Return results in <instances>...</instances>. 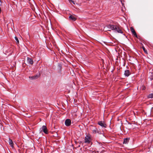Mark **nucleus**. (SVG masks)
I'll use <instances>...</instances> for the list:
<instances>
[{
    "label": "nucleus",
    "mask_w": 153,
    "mask_h": 153,
    "mask_svg": "<svg viewBox=\"0 0 153 153\" xmlns=\"http://www.w3.org/2000/svg\"><path fill=\"white\" fill-rule=\"evenodd\" d=\"M107 27L111 30H114L115 32L118 33H122L123 31L117 25H108L106 26Z\"/></svg>",
    "instance_id": "nucleus-1"
},
{
    "label": "nucleus",
    "mask_w": 153,
    "mask_h": 153,
    "mask_svg": "<svg viewBox=\"0 0 153 153\" xmlns=\"http://www.w3.org/2000/svg\"><path fill=\"white\" fill-rule=\"evenodd\" d=\"M69 18L70 20H73V21H75L76 19L75 17L72 15H71V16H69Z\"/></svg>",
    "instance_id": "nucleus-10"
},
{
    "label": "nucleus",
    "mask_w": 153,
    "mask_h": 153,
    "mask_svg": "<svg viewBox=\"0 0 153 153\" xmlns=\"http://www.w3.org/2000/svg\"><path fill=\"white\" fill-rule=\"evenodd\" d=\"M38 76H30L29 77V78L30 79H36L38 78Z\"/></svg>",
    "instance_id": "nucleus-12"
},
{
    "label": "nucleus",
    "mask_w": 153,
    "mask_h": 153,
    "mask_svg": "<svg viewBox=\"0 0 153 153\" xmlns=\"http://www.w3.org/2000/svg\"><path fill=\"white\" fill-rule=\"evenodd\" d=\"M27 61L28 63L29 64L32 65L33 64V60L31 58L27 57Z\"/></svg>",
    "instance_id": "nucleus-7"
},
{
    "label": "nucleus",
    "mask_w": 153,
    "mask_h": 153,
    "mask_svg": "<svg viewBox=\"0 0 153 153\" xmlns=\"http://www.w3.org/2000/svg\"><path fill=\"white\" fill-rule=\"evenodd\" d=\"M91 138L88 136H86L85 138V143H90Z\"/></svg>",
    "instance_id": "nucleus-5"
},
{
    "label": "nucleus",
    "mask_w": 153,
    "mask_h": 153,
    "mask_svg": "<svg viewBox=\"0 0 153 153\" xmlns=\"http://www.w3.org/2000/svg\"><path fill=\"white\" fill-rule=\"evenodd\" d=\"M141 89H142V90H145L146 89V87L145 86H142Z\"/></svg>",
    "instance_id": "nucleus-19"
},
{
    "label": "nucleus",
    "mask_w": 153,
    "mask_h": 153,
    "mask_svg": "<svg viewBox=\"0 0 153 153\" xmlns=\"http://www.w3.org/2000/svg\"><path fill=\"white\" fill-rule=\"evenodd\" d=\"M71 124V121L70 119H67L65 121V124L67 126H69Z\"/></svg>",
    "instance_id": "nucleus-6"
},
{
    "label": "nucleus",
    "mask_w": 153,
    "mask_h": 153,
    "mask_svg": "<svg viewBox=\"0 0 153 153\" xmlns=\"http://www.w3.org/2000/svg\"><path fill=\"white\" fill-rule=\"evenodd\" d=\"M69 1H71L72 0H68Z\"/></svg>",
    "instance_id": "nucleus-20"
},
{
    "label": "nucleus",
    "mask_w": 153,
    "mask_h": 153,
    "mask_svg": "<svg viewBox=\"0 0 153 153\" xmlns=\"http://www.w3.org/2000/svg\"><path fill=\"white\" fill-rule=\"evenodd\" d=\"M128 141V138H124V141L123 142V144H126L127 143Z\"/></svg>",
    "instance_id": "nucleus-13"
},
{
    "label": "nucleus",
    "mask_w": 153,
    "mask_h": 153,
    "mask_svg": "<svg viewBox=\"0 0 153 153\" xmlns=\"http://www.w3.org/2000/svg\"><path fill=\"white\" fill-rule=\"evenodd\" d=\"M108 31H110V30H108Z\"/></svg>",
    "instance_id": "nucleus-21"
},
{
    "label": "nucleus",
    "mask_w": 153,
    "mask_h": 153,
    "mask_svg": "<svg viewBox=\"0 0 153 153\" xmlns=\"http://www.w3.org/2000/svg\"><path fill=\"white\" fill-rule=\"evenodd\" d=\"M149 78L150 80H152L153 79V73L150 72L149 73Z\"/></svg>",
    "instance_id": "nucleus-11"
},
{
    "label": "nucleus",
    "mask_w": 153,
    "mask_h": 153,
    "mask_svg": "<svg viewBox=\"0 0 153 153\" xmlns=\"http://www.w3.org/2000/svg\"><path fill=\"white\" fill-rule=\"evenodd\" d=\"M9 143L10 146L13 148V147L14 144L12 140L10 138H9Z\"/></svg>",
    "instance_id": "nucleus-9"
},
{
    "label": "nucleus",
    "mask_w": 153,
    "mask_h": 153,
    "mask_svg": "<svg viewBox=\"0 0 153 153\" xmlns=\"http://www.w3.org/2000/svg\"><path fill=\"white\" fill-rule=\"evenodd\" d=\"M39 131L40 132H41L43 131V132L46 134H48V133L47 128L45 126H43L42 128H40Z\"/></svg>",
    "instance_id": "nucleus-3"
},
{
    "label": "nucleus",
    "mask_w": 153,
    "mask_h": 153,
    "mask_svg": "<svg viewBox=\"0 0 153 153\" xmlns=\"http://www.w3.org/2000/svg\"><path fill=\"white\" fill-rule=\"evenodd\" d=\"M98 124L101 126L102 127L105 128L107 125L104 121H100L98 122Z\"/></svg>",
    "instance_id": "nucleus-4"
},
{
    "label": "nucleus",
    "mask_w": 153,
    "mask_h": 153,
    "mask_svg": "<svg viewBox=\"0 0 153 153\" xmlns=\"http://www.w3.org/2000/svg\"><path fill=\"white\" fill-rule=\"evenodd\" d=\"M90 129L92 131V133L93 134L98 133L99 134H101V131L98 130L97 128L95 126H91L90 127Z\"/></svg>",
    "instance_id": "nucleus-2"
},
{
    "label": "nucleus",
    "mask_w": 153,
    "mask_h": 153,
    "mask_svg": "<svg viewBox=\"0 0 153 153\" xmlns=\"http://www.w3.org/2000/svg\"><path fill=\"white\" fill-rule=\"evenodd\" d=\"M134 36L137 37V38L138 39L140 40H141V37L140 36H137V34L134 31Z\"/></svg>",
    "instance_id": "nucleus-14"
},
{
    "label": "nucleus",
    "mask_w": 153,
    "mask_h": 153,
    "mask_svg": "<svg viewBox=\"0 0 153 153\" xmlns=\"http://www.w3.org/2000/svg\"><path fill=\"white\" fill-rule=\"evenodd\" d=\"M131 74V72L129 70H126L125 71L124 75L126 76H128Z\"/></svg>",
    "instance_id": "nucleus-8"
},
{
    "label": "nucleus",
    "mask_w": 153,
    "mask_h": 153,
    "mask_svg": "<svg viewBox=\"0 0 153 153\" xmlns=\"http://www.w3.org/2000/svg\"><path fill=\"white\" fill-rule=\"evenodd\" d=\"M15 40L16 41L17 44H19V41L18 38L16 37L15 36Z\"/></svg>",
    "instance_id": "nucleus-17"
},
{
    "label": "nucleus",
    "mask_w": 153,
    "mask_h": 153,
    "mask_svg": "<svg viewBox=\"0 0 153 153\" xmlns=\"http://www.w3.org/2000/svg\"><path fill=\"white\" fill-rule=\"evenodd\" d=\"M131 31L132 35H134V29L133 27H131Z\"/></svg>",
    "instance_id": "nucleus-16"
},
{
    "label": "nucleus",
    "mask_w": 153,
    "mask_h": 153,
    "mask_svg": "<svg viewBox=\"0 0 153 153\" xmlns=\"http://www.w3.org/2000/svg\"><path fill=\"white\" fill-rule=\"evenodd\" d=\"M147 97L149 98H153V94H150L148 95Z\"/></svg>",
    "instance_id": "nucleus-15"
},
{
    "label": "nucleus",
    "mask_w": 153,
    "mask_h": 153,
    "mask_svg": "<svg viewBox=\"0 0 153 153\" xmlns=\"http://www.w3.org/2000/svg\"><path fill=\"white\" fill-rule=\"evenodd\" d=\"M143 49L144 51V52L146 53H147V51H146V49L144 47H143Z\"/></svg>",
    "instance_id": "nucleus-18"
}]
</instances>
